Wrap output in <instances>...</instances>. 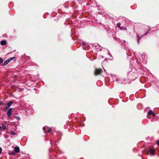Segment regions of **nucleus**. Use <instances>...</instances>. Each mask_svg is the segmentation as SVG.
Here are the masks:
<instances>
[{
    "label": "nucleus",
    "mask_w": 159,
    "mask_h": 159,
    "mask_svg": "<svg viewBox=\"0 0 159 159\" xmlns=\"http://www.w3.org/2000/svg\"><path fill=\"white\" fill-rule=\"evenodd\" d=\"M157 144L158 145H159V140L157 141Z\"/></svg>",
    "instance_id": "15"
},
{
    "label": "nucleus",
    "mask_w": 159,
    "mask_h": 159,
    "mask_svg": "<svg viewBox=\"0 0 159 159\" xmlns=\"http://www.w3.org/2000/svg\"><path fill=\"white\" fill-rule=\"evenodd\" d=\"M12 134L15 135V134L16 133H15V132H12Z\"/></svg>",
    "instance_id": "14"
},
{
    "label": "nucleus",
    "mask_w": 159,
    "mask_h": 159,
    "mask_svg": "<svg viewBox=\"0 0 159 159\" xmlns=\"http://www.w3.org/2000/svg\"><path fill=\"white\" fill-rule=\"evenodd\" d=\"M14 151L16 152H20V148L18 147H15L14 148Z\"/></svg>",
    "instance_id": "3"
},
{
    "label": "nucleus",
    "mask_w": 159,
    "mask_h": 159,
    "mask_svg": "<svg viewBox=\"0 0 159 159\" xmlns=\"http://www.w3.org/2000/svg\"><path fill=\"white\" fill-rule=\"evenodd\" d=\"M51 131V129H49L48 130V132H50Z\"/></svg>",
    "instance_id": "16"
},
{
    "label": "nucleus",
    "mask_w": 159,
    "mask_h": 159,
    "mask_svg": "<svg viewBox=\"0 0 159 159\" xmlns=\"http://www.w3.org/2000/svg\"><path fill=\"white\" fill-rule=\"evenodd\" d=\"M2 149L1 148H0V153H1L2 152Z\"/></svg>",
    "instance_id": "12"
},
{
    "label": "nucleus",
    "mask_w": 159,
    "mask_h": 159,
    "mask_svg": "<svg viewBox=\"0 0 159 159\" xmlns=\"http://www.w3.org/2000/svg\"><path fill=\"white\" fill-rule=\"evenodd\" d=\"M102 72V70L101 69H96L95 70V75L100 74Z\"/></svg>",
    "instance_id": "1"
},
{
    "label": "nucleus",
    "mask_w": 159,
    "mask_h": 159,
    "mask_svg": "<svg viewBox=\"0 0 159 159\" xmlns=\"http://www.w3.org/2000/svg\"><path fill=\"white\" fill-rule=\"evenodd\" d=\"M152 114L153 116H155V114L153 113L152 111H149L148 113V115H151Z\"/></svg>",
    "instance_id": "8"
},
{
    "label": "nucleus",
    "mask_w": 159,
    "mask_h": 159,
    "mask_svg": "<svg viewBox=\"0 0 159 159\" xmlns=\"http://www.w3.org/2000/svg\"><path fill=\"white\" fill-rule=\"evenodd\" d=\"M1 128H2L1 127V126H0V130L1 129Z\"/></svg>",
    "instance_id": "21"
},
{
    "label": "nucleus",
    "mask_w": 159,
    "mask_h": 159,
    "mask_svg": "<svg viewBox=\"0 0 159 159\" xmlns=\"http://www.w3.org/2000/svg\"><path fill=\"white\" fill-rule=\"evenodd\" d=\"M11 60L8 59V60L6 61H5L3 63V65L5 66L6 65H7L10 62V61Z\"/></svg>",
    "instance_id": "6"
},
{
    "label": "nucleus",
    "mask_w": 159,
    "mask_h": 159,
    "mask_svg": "<svg viewBox=\"0 0 159 159\" xmlns=\"http://www.w3.org/2000/svg\"><path fill=\"white\" fill-rule=\"evenodd\" d=\"M0 43L1 45H4L6 44V43L4 40H2L1 41Z\"/></svg>",
    "instance_id": "7"
},
{
    "label": "nucleus",
    "mask_w": 159,
    "mask_h": 159,
    "mask_svg": "<svg viewBox=\"0 0 159 159\" xmlns=\"http://www.w3.org/2000/svg\"><path fill=\"white\" fill-rule=\"evenodd\" d=\"M3 62L2 59L0 57V63H2Z\"/></svg>",
    "instance_id": "10"
},
{
    "label": "nucleus",
    "mask_w": 159,
    "mask_h": 159,
    "mask_svg": "<svg viewBox=\"0 0 159 159\" xmlns=\"http://www.w3.org/2000/svg\"><path fill=\"white\" fill-rule=\"evenodd\" d=\"M9 107H8L7 106L5 108V109L7 110V109Z\"/></svg>",
    "instance_id": "13"
},
{
    "label": "nucleus",
    "mask_w": 159,
    "mask_h": 159,
    "mask_svg": "<svg viewBox=\"0 0 159 159\" xmlns=\"http://www.w3.org/2000/svg\"><path fill=\"white\" fill-rule=\"evenodd\" d=\"M83 44L84 45H85V43H84H84H83Z\"/></svg>",
    "instance_id": "20"
},
{
    "label": "nucleus",
    "mask_w": 159,
    "mask_h": 159,
    "mask_svg": "<svg viewBox=\"0 0 159 159\" xmlns=\"http://www.w3.org/2000/svg\"><path fill=\"white\" fill-rule=\"evenodd\" d=\"M12 110V108H10L8 110L7 112V115L8 117H9L11 116V114Z\"/></svg>",
    "instance_id": "2"
},
{
    "label": "nucleus",
    "mask_w": 159,
    "mask_h": 159,
    "mask_svg": "<svg viewBox=\"0 0 159 159\" xmlns=\"http://www.w3.org/2000/svg\"><path fill=\"white\" fill-rule=\"evenodd\" d=\"M14 154V153L13 152L11 153H10V154Z\"/></svg>",
    "instance_id": "18"
},
{
    "label": "nucleus",
    "mask_w": 159,
    "mask_h": 159,
    "mask_svg": "<svg viewBox=\"0 0 159 159\" xmlns=\"http://www.w3.org/2000/svg\"><path fill=\"white\" fill-rule=\"evenodd\" d=\"M0 105H2V102H0Z\"/></svg>",
    "instance_id": "19"
},
{
    "label": "nucleus",
    "mask_w": 159,
    "mask_h": 159,
    "mask_svg": "<svg viewBox=\"0 0 159 159\" xmlns=\"http://www.w3.org/2000/svg\"><path fill=\"white\" fill-rule=\"evenodd\" d=\"M150 153L153 155L154 154V152H155V150H154V149H151L150 150Z\"/></svg>",
    "instance_id": "5"
},
{
    "label": "nucleus",
    "mask_w": 159,
    "mask_h": 159,
    "mask_svg": "<svg viewBox=\"0 0 159 159\" xmlns=\"http://www.w3.org/2000/svg\"><path fill=\"white\" fill-rule=\"evenodd\" d=\"M15 117L17 119H19V117Z\"/></svg>",
    "instance_id": "17"
},
{
    "label": "nucleus",
    "mask_w": 159,
    "mask_h": 159,
    "mask_svg": "<svg viewBox=\"0 0 159 159\" xmlns=\"http://www.w3.org/2000/svg\"><path fill=\"white\" fill-rule=\"evenodd\" d=\"M12 102H11L8 103L7 106L8 107H9L11 106V105L12 104Z\"/></svg>",
    "instance_id": "9"
},
{
    "label": "nucleus",
    "mask_w": 159,
    "mask_h": 159,
    "mask_svg": "<svg viewBox=\"0 0 159 159\" xmlns=\"http://www.w3.org/2000/svg\"><path fill=\"white\" fill-rule=\"evenodd\" d=\"M117 26L118 27H120V24H117Z\"/></svg>",
    "instance_id": "11"
},
{
    "label": "nucleus",
    "mask_w": 159,
    "mask_h": 159,
    "mask_svg": "<svg viewBox=\"0 0 159 159\" xmlns=\"http://www.w3.org/2000/svg\"><path fill=\"white\" fill-rule=\"evenodd\" d=\"M43 129H44V127H43Z\"/></svg>",
    "instance_id": "22"
},
{
    "label": "nucleus",
    "mask_w": 159,
    "mask_h": 159,
    "mask_svg": "<svg viewBox=\"0 0 159 159\" xmlns=\"http://www.w3.org/2000/svg\"><path fill=\"white\" fill-rule=\"evenodd\" d=\"M6 122H5L3 123L2 124V129L3 130H4L6 129L5 125H6Z\"/></svg>",
    "instance_id": "4"
}]
</instances>
